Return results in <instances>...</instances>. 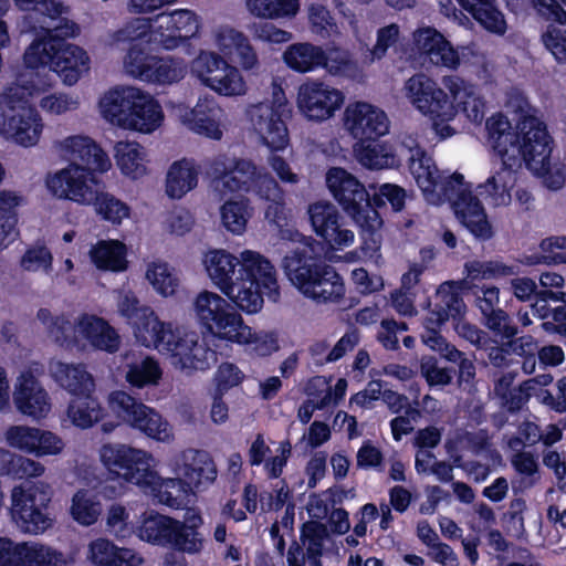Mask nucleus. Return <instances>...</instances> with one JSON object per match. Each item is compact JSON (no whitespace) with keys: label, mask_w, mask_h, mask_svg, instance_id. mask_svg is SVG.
Returning a JSON list of instances; mask_svg holds the SVG:
<instances>
[{"label":"nucleus","mask_w":566,"mask_h":566,"mask_svg":"<svg viewBox=\"0 0 566 566\" xmlns=\"http://www.w3.org/2000/svg\"><path fill=\"white\" fill-rule=\"evenodd\" d=\"M543 254H535L528 258L530 264H566V252H555V249H566V237H551L544 239L541 244Z\"/></svg>","instance_id":"56"},{"label":"nucleus","mask_w":566,"mask_h":566,"mask_svg":"<svg viewBox=\"0 0 566 566\" xmlns=\"http://www.w3.org/2000/svg\"><path fill=\"white\" fill-rule=\"evenodd\" d=\"M324 59L325 51L310 42L293 43L283 53V61L287 67L298 73L319 69Z\"/></svg>","instance_id":"38"},{"label":"nucleus","mask_w":566,"mask_h":566,"mask_svg":"<svg viewBox=\"0 0 566 566\" xmlns=\"http://www.w3.org/2000/svg\"><path fill=\"white\" fill-rule=\"evenodd\" d=\"M146 276L153 287L163 296L172 295L178 286V280L170 273L165 263H154L148 268Z\"/></svg>","instance_id":"64"},{"label":"nucleus","mask_w":566,"mask_h":566,"mask_svg":"<svg viewBox=\"0 0 566 566\" xmlns=\"http://www.w3.org/2000/svg\"><path fill=\"white\" fill-rule=\"evenodd\" d=\"M52 373L60 386L74 397L69 403L67 416L75 427L88 429L104 418L105 409L93 396L94 378L84 365L57 361Z\"/></svg>","instance_id":"7"},{"label":"nucleus","mask_w":566,"mask_h":566,"mask_svg":"<svg viewBox=\"0 0 566 566\" xmlns=\"http://www.w3.org/2000/svg\"><path fill=\"white\" fill-rule=\"evenodd\" d=\"M91 205L94 206L96 213L102 220L114 226L120 224L130 214L129 206L115 196L105 192L104 188L96 190V199H93Z\"/></svg>","instance_id":"49"},{"label":"nucleus","mask_w":566,"mask_h":566,"mask_svg":"<svg viewBox=\"0 0 566 566\" xmlns=\"http://www.w3.org/2000/svg\"><path fill=\"white\" fill-rule=\"evenodd\" d=\"M88 63L90 57L85 50L53 31H49L42 39L34 40L23 54L25 69L38 70L49 66L66 85L75 84L88 70Z\"/></svg>","instance_id":"6"},{"label":"nucleus","mask_w":566,"mask_h":566,"mask_svg":"<svg viewBox=\"0 0 566 566\" xmlns=\"http://www.w3.org/2000/svg\"><path fill=\"white\" fill-rule=\"evenodd\" d=\"M191 73L203 85L223 96L243 95L247 91L239 69L214 52L200 51L191 62Z\"/></svg>","instance_id":"16"},{"label":"nucleus","mask_w":566,"mask_h":566,"mask_svg":"<svg viewBox=\"0 0 566 566\" xmlns=\"http://www.w3.org/2000/svg\"><path fill=\"white\" fill-rule=\"evenodd\" d=\"M103 117L119 127L153 133L164 119L160 104L135 87H115L99 101Z\"/></svg>","instance_id":"5"},{"label":"nucleus","mask_w":566,"mask_h":566,"mask_svg":"<svg viewBox=\"0 0 566 566\" xmlns=\"http://www.w3.org/2000/svg\"><path fill=\"white\" fill-rule=\"evenodd\" d=\"M474 295V304L479 308L482 323L501 338H512L518 333L517 326L511 316L502 310L500 304V290L492 284H472L470 287Z\"/></svg>","instance_id":"23"},{"label":"nucleus","mask_w":566,"mask_h":566,"mask_svg":"<svg viewBox=\"0 0 566 566\" xmlns=\"http://www.w3.org/2000/svg\"><path fill=\"white\" fill-rule=\"evenodd\" d=\"M203 262L212 283L247 314L260 312L264 296L273 302L281 296L276 270L259 252L245 250L238 259L226 250H212Z\"/></svg>","instance_id":"1"},{"label":"nucleus","mask_w":566,"mask_h":566,"mask_svg":"<svg viewBox=\"0 0 566 566\" xmlns=\"http://www.w3.org/2000/svg\"><path fill=\"white\" fill-rule=\"evenodd\" d=\"M406 90L411 104L432 122V128L441 139L455 134V129L449 125L457 116L452 96L436 81L422 73L415 74L407 81Z\"/></svg>","instance_id":"9"},{"label":"nucleus","mask_w":566,"mask_h":566,"mask_svg":"<svg viewBox=\"0 0 566 566\" xmlns=\"http://www.w3.org/2000/svg\"><path fill=\"white\" fill-rule=\"evenodd\" d=\"M202 525V516L197 512L188 511L184 521L175 520L167 547L180 553H199L203 547V536L199 532Z\"/></svg>","instance_id":"32"},{"label":"nucleus","mask_w":566,"mask_h":566,"mask_svg":"<svg viewBox=\"0 0 566 566\" xmlns=\"http://www.w3.org/2000/svg\"><path fill=\"white\" fill-rule=\"evenodd\" d=\"M154 479H149V484L142 490L156 499L160 504L171 509H180L185 505L192 486L186 479L168 478L163 479L155 470Z\"/></svg>","instance_id":"33"},{"label":"nucleus","mask_w":566,"mask_h":566,"mask_svg":"<svg viewBox=\"0 0 566 566\" xmlns=\"http://www.w3.org/2000/svg\"><path fill=\"white\" fill-rule=\"evenodd\" d=\"M42 129V118L35 108H15L0 102V135L7 139L31 147L39 142Z\"/></svg>","instance_id":"21"},{"label":"nucleus","mask_w":566,"mask_h":566,"mask_svg":"<svg viewBox=\"0 0 566 566\" xmlns=\"http://www.w3.org/2000/svg\"><path fill=\"white\" fill-rule=\"evenodd\" d=\"M101 514V504L88 496L86 490H78L72 499L71 515L83 526L95 524Z\"/></svg>","instance_id":"55"},{"label":"nucleus","mask_w":566,"mask_h":566,"mask_svg":"<svg viewBox=\"0 0 566 566\" xmlns=\"http://www.w3.org/2000/svg\"><path fill=\"white\" fill-rule=\"evenodd\" d=\"M199 171L191 160L175 161L167 172L166 193L169 198L180 199L198 185Z\"/></svg>","instance_id":"39"},{"label":"nucleus","mask_w":566,"mask_h":566,"mask_svg":"<svg viewBox=\"0 0 566 566\" xmlns=\"http://www.w3.org/2000/svg\"><path fill=\"white\" fill-rule=\"evenodd\" d=\"M193 306L198 321L216 340L247 344L259 357L279 350L275 334L252 333L240 313L220 295L203 291L197 295Z\"/></svg>","instance_id":"3"},{"label":"nucleus","mask_w":566,"mask_h":566,"mask_svg":"<svg viewBox=\"0 0 566 566\" xmlns=\"http://www.w3.org/2000/svg\"><path fill=\"white\" fill-rule=\"evenodd\" d=\"M115 158L122 174L137 179L146 174L144 147L137 142H118Z\"/></svg>","instance_id":"45"},{"label":"nucleus","mask_w":566,"mask_h":566,"mask_svg":"<svg viewBox=\"0 0 566 566\" xmlns=\"http://www.w3.org/2000/svg\"><path fill=\"white\" fill-rule=\"evenodd\" d=\"M328 528L318 521L304 522L300 530L301 545L306 549L310 566H323L324 543L328 538Z\"/></svg>","instance_id":"43"},{"label":"nucleus","mask_w":566,"mask_h":566,"mask_svg":"<svg viewBox=\"0 0 566 566\" xmlns=\"http://www.w3.org/2000/svg\"><path fill=\"white\" fill-rule=\"evenodd\" d=\"M345 102L344 93L322 81H306L297 92V106L310 120L324 122L335 115Z\"/></svg>","instance_id":"18"},{"label":"nucleus","mask_w":566,"mask_h":566,"mask_svg":"<svg viewBox=\"0 0 566 566\" xmlns=\"http://www.w3.org/2000/svg\"><path fill=\"white\" fill-rule=\"evenodd\" d=\"M444 85L452 96L457 114L462 112L473 124H481L485 115V101L479 94L478 87L465 83L460 77H444Z\"/></svg>","instance_id":"30"},{"label":"nucleus","mask_w":566,"mask_h":566,"mask_svg":"<svg viewBox=\"0 0 566 566\" xmlns=\"http://www.w3.org/2000/svg\"><path fill=\"white\" fill-rule=\"evenodd\" d=\"M251 14L266 19L293 18L300 10L298 0H247Z\"/></svg>","instance_id":"48"},{"label":"nucleus","mask_w":566,"mask_h":566,"mask_svg":"<svg viewBox=\"0 0 566 566\" xmlns=\"http://www.w3.org/2000/svg\"><path fill=\"white\" fill-rule=\"evenodd\" d=\"M469 14L486 31L503 35L507 30L506 20L495 0H483Z\"/></svg>","instance_id":"51"},{"label":"nucleus","mask_w":566,"mask_h":566,"mask_svg":"<svg viewBox=\"0 0 566 566\" xmlns=\"http://www.w3.org/2000/svg\"><path fill=\"white\" fill-rule=\"evenodd\" d=\"M101 461L109 473L143 489L154 479V458L150 453L126 444H104Z\"/></svg>","instance_id":"13"},{"label":"nucleus","mask_w":566,"mask_h":566,"mask_svg":"<svg viewBox=\"0 0 566 566\" xmlns=\"http://www.w3.org/2000/svg\"><path fill=\"white\" fill-rule=\"evenodd\" d=\"M6 439L11 448L36 458L56 455L64 448L63 440L56 433L22 424L9 427Z\"/></svg>","instance_id":"25"},{"label":"nucleus","mask_w":566,"mask_h":566,"mask_svg":"<svg viewBox=\"0 0 566 566\" xmlns=\"http://www.w3.org/2000/svg\"><path fill=\"white\" fill-rule=\"evenodd\" d=\"M163 370L159 363L150 356L134 360L126 365L125 379L130 387L143 389L155 386L161 379Z\"/></svg>","instance_id":"46"},{"label":"nucleus","mask_w":566,"mask_h":566,"mask_svg":"<svg viewBox=\"0 0 566 566\" xmlns=\"http://www.w3.org/2000/svg\"><path fill=\"white\" fill-rule=\"evenodd\" d=\"M248 209V199L227 200L220 209L223 227L234 234L243 233L250 217Z\"/></svg>","instance_id":"53"},{"label":"nucleus","mask_w":566,"mask_h":566,"mask_svg":"<svg viewBox=\"0 0 566 566\" xmlns=\"http://www.w3.org/2000/svg\"><path fill=\"white\" fill-rule=\"evenodd\" d=\"M311 226L326 248V252L342 250L354 242V232L344 228V219L331 202L317 201L308 206Z\"/></svg>","instance_id":"19"},{"label":"nucleus","mask_w":566,"mask_h":566,"mask_svg":"<svg viewBox=\"0 0 566 566\" xmlns=\"http://www.w3.org/2000/svg\"><path fill=\"white\" fill-rule=\"evenodd\" d=\"M199 29V18L192 10L163 12L156 17L155 29L150 32L149 40L157 42L165 50H174L195 38Z\"/></svg>","instance_id":"20"},{"label":"nucleus","mask_w":566,"mask_h":566,"mask_svg":"<svg viewBox=\"0 0 566 566\" xmlns=\"http://www.w3.org/2000/svg\"><path fill=\"white\" fill-rule=\"evenodd\" d=\"M136 339L145 347L167 353L177 333L170 323L159 321L150 307H145L142 314L130 323Z\"/></svg>","instance_id":"28"},{"label":"nucleus","mask_w":566,"mask_h":566,"mask_svg":"<svg viewBox=\"0 0 566 566\" xmlns=\"http://www.w3.org/2000/svg\"><path fill=\"white\" fill-rule=\"evenodd\" d=\"M60 146L70 155L71 163H77L97 175L108 171L112 166L108 155L88 136H69L61 142Z\"/></svg>","instance_id":"27"},{"label":"nucleus","mask_w":566,"mask_h":566,"mask_svg":"<svg viewBox=\"0 0 566 566\" xmlns=\"http://www.w3.org/2000/svg\"><path fill=\"white\" fill-rule=\"evenodd\" d=\"M52 490L45 483L17 485L11 491L10 514L12 522L28 534H42L53 525L49 512Z\"/></svg>","instance_id":"10"},{"label":"nucleus","mask_w":566,"mask_h":566,"mask_svg":"<svg viewBox=\"0 0 566 566\" xmlns=\"http://www.w3.org/2000/svg\"><path fill=\"white\" fill-rule=\"evenodd\" d=\"M13 403L19 413L41 420L51 410V399L41 381L31 370H23L18 376L13 390Z\"/></svg>","instance_id":"26"},{"label":"nucleus","mask_w":566,"mask_h":566,"mask_svg":"<svg viewBox=\"0 0 566 566\" xmlns=\"http://www.w3.org/2000/svg\"><path fill=\"white\" fill-rule=\"evenodd\" d=\"M223 109L213 98L199 99L186 118L188 127L196 134L220 140L223 136L221 118Z\"/></svg>","instance_id":"31"},{"label":"nucleus","mask_w":566,"mask_h":566,"mask_svg":"<svg viewBox=\"0 0 566 566\" xmlns=\"http://www.w3.org/2000/svg\"><path fill=\"white\" fill-rule=\"evenodd\" d=\"M554 140L546 124L525 115L516 124L511 149L517 150L528 170H542L552 155Z\"/></svg>","instance_id":"15"},{"label":"nucleus","mask_w":566,"mask_h":566,"mask_svg":"<svg viewBox=\"0 0 566 566\" xmlns=\"http://www.w3.org/2000/svg\"><path fill=\"white\" fill-rule=\"evenodd\" d=\"M174 517L151 511L145 514L138 528L139 537L150 544L167 547L175 524Z\"/></svg>","instance_id":"44"},{"label":"nucleus","mask_w":566,"mask_h":566,"mask_svg":"<svg viewBox=\"0 0 566 566\" xmlns=\"http://www.w3.org/2000/svg\"><path fill=\"white\" fill-rule=\"evenodd\" d=\"M21 566H67V560L61 551L29 542Z\"/></svg>","instance_id":"54"},{"label":"nucleus","mask_w":566,"mask_h":566,"mask_svg":"<svg viewBox=\"0 0 566 566\" xmlns=\"http://www.w3.org/2000/svg\"><path fill=\"white\" fill-rule=\"evenodd\" d=\"M322 63L323 69L333 76L355 78L358 73V65L346 53L335 52L327 54Z\"/></svg>","instance_id":"63"},{"label":"nucleus","mask_w":566,"mask_h":566,"mask_svg":"<svg viewBox=\"0 0 566 566\" xmlns=\"http://www.w3.org/2000/svg\"><path fill=\"white\" fill-rule=\"evenodd\" d=\"M460 312L461 313L459 317L457 316L455 318H450L457 334L471 344L475 345L478 348H485L486 345L491 342L489 334L464 319L467 313V305L464 302L463 310Z\"/></svg>","instance_id":"60"},{"label":"nucleus","mask_w":566,"mask_h":566,"mask_svg":"<svg viewBox=\"0 0 566 566\" xmlns=\"http://www.w3.org/2000/svg\"><path fill=\"white\" fill-rule=\"evenodd\" d=\"M90 559L96 566H136L140 560L133 549L118 547L107 538L90 544Z\"/></svg>","instance_id":"37"},{"label":"nucleus","mask_w":566,"mask_h":566,"mask_svg":"<svg viewBox=\"0 0 566 566\" xmlns=\"http://www.w3.org/2000/svg\"><path fill=\"white\" fill-rule=\"evenodd\" d=\"M22 197L10 190H0V250L15 241L19 235L18 211Z\"/></svg>","instance_id":"42"},{"label":"nucleus","mask_w":566,"mask_h":566,"mask_svg":"<svg viewBox=\"0 0 566 566\" xmlns=\"http://www.w3.org/2000/svg\"><path fill=\"white\" fill-rule=\"evenodd\" d=\"M38 319L46 327L48 333L61 346H70L74 343V327L63 315L53 316L49 308H40Z\"/></svg>","instance_id":"52"},{"label":"nucleus","mask_w":566,"mask_h":566,"mask_svg":"<svg viewBox=\"0 0 566 566\" xmlns=\"http://www.w3.org/2000/svg\"><path fill=\"white\" fill-rule=\"evenodd\" d=\"M249 193L268 202L274 199H282V191L275 179L256 166L254 175L251 177Z\"/></svg>","instance_id":"59"},{"label":"nucleus","mask_w":566,"mask_h":566,"mask_svg":"<svg viewBox=\"0 0 566 566\" xmlns=\"http://www.w3.org/2000/svg\"><path fill=\"white\" fill-rule=\"evenodd\" d=\"M467 282L447 281L438 289L433 302L428 304V314L423 322L422 343L430 349L443 353L448 347L447 339L441 335V327L450 318L459 317L463 310V286Z\"/></svg>","instance_id":"12"},{"label":"nucleus","mask_w":566,"mask_h":566,"mask_svg":"<svg viewBox=\"0 0 566 566\" xmlns=\"http://www.w3.org/2000/svg\"><path fill=\"white\" fill-rule=\"evenodd\" d=\"M407 192L396 184H382L378 191L371 197V205L375 210L384 208L389 203L394 212H400L406 206Z\"/></svg>","instance_id":"57"},{"label":"nucleus","mask_w":566,"mask_h":566,"mask_svg":"<svg viewBox=\"0 0 566 566\" xmlns=\"http://www.w3.org/2000/svg\"><path fill=\"white\" fill-rule=\"evenodd\" d=\"M326 186L334 199L363 232L374 234L382 226L378 210L364 184L342 167H332L326 172Z\"/></svg>","instance_id":"8"},{"label":"nucleus","mask_w":566,"mask_h":566,"mask_svg":"<svg viewBox=\"0 0 566 566\" xmlns=\"http://www.w3.org/2000/svg\"><path fill=\"white\" fill-rule=\"evenodd\" d=\"M148 41L134 40L124 57V69L134 78L154 84H171L185 75L182 59L158 57L150 53Z\"/></svg>","instance_id":"11"},{"label":"nucleus","mask_w":566,"mask_h":566,"mask_svg":"<svg viewBox=\"0 0 566 566\" xmlns=\"http://www.w3.org/2000/svg\"><path fill=\"white\" fill-rule=\"evenodd\" d=\"M90 256L102 271L123 272L127 269L126 247L118 240L99 241L91 249Z\"/></svg>","instance_id":"41"},{"label":"nucleus","mask_w":566,"mask_h":566,"mask_svg":"<svg viewBox=\"0 0 566 566\" xmlns=\"http://www.w3.org/2000/svg\"><path fill=\"white\" fill-rule=\"evenodd\" d=\"M140 403L143 402L123 390H115L108 396L109 409L127 424L139 409Z\"/></svg>","instance_id":"62"},{"label":"nucleus","mask_w":566,"mask_h":566,"mask_svg":"<svg viewBox=\"0 0 566 566\" xmlns=\"http://www.w3.org/2000/svg\"><path fill=\"white\" fill-rule=\"evenodd\" d=\"M182 458V475L192 488L199 490L217 479L216 464L207 451L189 449L184 452Z\"/></svg>","instance_id":"34"},{"label":"nucleus","mask_w":566,"mask_h":566,"mask_svg":"<svg viewBox=\"0 0 566 566\" xmlns=\"http://www.w3.org/2000/svg\"><path fill=\"white\" fill-rule=\"evenodd\" d=\"M46 187L50 192L64 200L90 206L96 199V190L105 188L99 175L83 168L77 163H70L65 168L48 177Z\"/></svg>","instance_id":"17"},{"label":"nucleus","mask_w":566,"mask_h":566,"mask_svg":"<svg viewBox=\"0 0 566 566\" xmlns=\"http://www.w3.org/2000/svg\"><path fill=\"white\" fill-rule=\"evenodd\" d=\"M344 124L357 143L376 142L389 132L387 114L367 102L348 105L344 114Z\"/></svg>","instance_id":"22"},{"label":"nucleus","mask_w":566,"mask_h":566,"mask_svg":"<svg viewBox=\"0 0 566 566\" xmlns=\"http://www.w3.org/2000/svg\"><path fill=\"white\" fill-rule=\"evenodd\" d=\"M166 354L176 359L181 369L207 370L218 360V353L205 343L199 342L196 332H185L177 328V333Z\"/></svg>","instance_id":"24"},{"label":"nucleus","mask_w":566,"mask_h":566,"mask_svg":"<svg viewBox=\"0 0 566 566\" xmlns=\"http://www.w3.org/2000/svg\"><path fill=\"white\" fill-rule=\"evenodd\" d=\"M128 424L156 440H164L166 437L167 422L159 412L145 403H140L139 409Z\"/></svg>","instance_id":"50"},{"label":"nucleus","mask_w":566,"mask_h":566,"mask_svg":"<svg viewBox=\"0 0 566 566\" xmlns=\"http://www.w3.org/2000/svg\"><path fill=\"white\" fill-rule=\"evenodd\" d=\"M53 255L45 244H36L27 249L21 258L20 265L29 272L52 270Z\"/></svg>","instance_id":"61"},{"label":"nucleus","mask_w":566,"mask_h":566,"mask_svg":"<svg viewBox=\"0 0 566 566\" xmlns=\"http://www.w3.org/2000/svg\"><path fill=\"white\" fill-rule=\"evenodd\" d=\"M415 45L431 64L455 69L459 63V54L451 43L434 28L419 29L415 35Z\"/></svg>","instance_id":"29"},{"label":"nucleus","mask_w":566,"mask_h":566,"mask_svg":"<svg viewBox=\"0 0 566 566\" xmlns=\"http://www.w3.org/2000/svg\"><path fill=\"white\" fill-rule=\"evenodd\" d=\"M312 238L287 253L282 268L290 282L307 298L317 303L338 302L345 295V284L334 266L327 264Z\"/></svg>","instance_id":"4"},{"label":"nucleus","mask_w":566,"mask_h":566,"mask_svg":"<svg viewBox=\"0 0 566 566\" xmlns=\"http://www.w3.org/2000/svg\"><path fill=\"white\" fill-rule=\"evenodd\" d=\"M220 163H214V171L219 172L217 178V187L223 193H249L251 177L254 175L255 165L249 159H235L233 166L227 169L222 164L223 169L220 170L218 166Z\"/></svg>","instance_id":"35"},{"label":"nucleus","mask_w":566,"mask_h":566,"mask_svg":"<svg viewBox=\"0 0 566 566\" xmlns=\"http://www.w3.org/2000/svg\"><path fill=\"white\" fill-rule=\"evenodd\" d=\"M485 129L493 149L504 160L513 142L514 130L511 122L503 113L497 112L486 119Z\"/></svg>","instance_id":"47"},{"label":"nucleus","mask_w":566,"mask_h":566,"mask_svg":"<svg viewBox=\"0 0 566 566\" xmlns=\"http://www.w3.org/2000/svg\"><path fill=\"white\" fill-rule=\"evenodd\" d=\"M407 161L411 175L423 192L439 189L449 200L453 199L457 218L475 239L488 241L493 237V227L486 211L462 174L455 171L442 178L432 158L420 146L409 149Z\"/></svg>","instance_id":"2"},{"label":"nucleus","mask_w":566,"mask_h":566,"mask_svg":"<svg viewBox=\"0 0 566 566\" xmlns=\"http://www.w3.org/2000/svg\"><path fill=\"white\" fill-rule=\"evenodd\" d=\"M280 94L282 97L274 92L271 103H259L249 109L253 129L272 151L284 150L290 142L286 119L291 116V109L281 88Z\"/></svg>","instance_id":"14"},{"label":"nucleus","mask_w":566,"mask_h":566,"mask_svg":"<svg viewBox=\"0 0 566 566\" xmlns=\"http://www.w3.org/2000/svg\"><path fill=\"white\" fill-rule=\"evenodd\" d=\"M478 195L491 200L493 206L506 205L511 200L510 186L503 180L502 172L491 176L476 187Z\"/></svg>","instance_id":"58"},{"label":"nucleus","mask_w":566,"mask_h":566,"mask_svg":"<svg viewBox=\"0 0 566 566\" xmlns=\"http://www.w3.org/2000/svg\"><path fill=\"white\" fill-rule=\"evenodd\" d=\"M218 40L222 51L233 56L243 70L250 71L259 65L258 54L242 32L227 29L219 33Z\"/></svg>","instance_id":"36"},{"label":"nucleus","mask_w":566,"mask_h":566,"mask_svg":"<svg viewBox=\"0 0 566 566\" xmlns=\"http://www.w3.org/2000/svg\"><path fill=\"white\" fill-rule=\"evenodd\" d=\"M358 161L368 169H382L400 166V158L386 143L360 142L355 145Z\"/></svg>","instance_id":"40"}]
</instances>
